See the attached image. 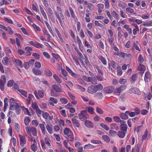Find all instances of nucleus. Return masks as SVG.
<instances>
[{
	"mask_svg": "<svg viewBox=\"0 0 152 152\" xmlns=\"http://www.w3.org/2000/svg\"><path fill=\"white\" fill-rule=\"evenodd\" d=\"M57 11H55V15L59 21L61 25L62 24L61 19L64 20V17L62 13L61 10L58 6L57 7Z\"/></svg>",
	"mask_w": 152,
	"mask_h": 152,
	"instance_id": "obj_1",
	"label": "nucleus"
},
{
	"mask_svg": "<svg viewBox=\"0 0 152 152\" xmlns=\"http://www.w3.org/2000/svg\"><path fill=\"white\" fill-rule=\"evenodd\" d=\"M64 133L66 135V137L69 141H72L74 140L73 133L69 129L66 128L64 130Z\"/></svg>",
	"mask_w": 152,
	"mask_h": 152,
	"instance_id": "obj_2",
	"label": "nucleus"
},
{
	"mask_svg": "<svg viewBox=\"0 0 152 152\" xmlns=\"http://www.w3.org/2000/svg\"><path fill=\"white\" fill-rule=\"evenodd\" d=\"M79 118L82 121H84L89 118V116L87 113L86 110L81 111L78 115Z\"/></svg>",
	"mask_w": 152,
	"mask_h": 152,
	"instance_id": "obj_3",
	"label": "nucleus"
},
{
	"mask_svg": "<svg viewBox=\"0 0 152 152\" xmlns=\"http://www.w3.org/2000/svg\"><path fill=\"white\" fill-rule=\"evenodd\" d=\"M44 140H45V141H44L43 140H40V142L41 143V145L42 149L43 150H45V144L47 145V146L49 148H50L51 145H50V141L49 138L48 137H45V138Z\"/></svg>",
	"mask_w": 152,
	"mask_h": 152,
	"instance_id": "obj_4",
	"label": "nucleus"
},
{
	"mask_svg": "<svg viewBox=\"0 0 152 152\" xmlns=\"http://www.w3.org/2000/svg\"><path fill=\"white\" fill-rule=\"evenodd\" d=\"M34 94L36 98L38 99H39V97L38 96V95L41 98H42L44 97V91L42 90H38V92L36 91H35L34 92Z\"/></svg>",
	"mask_w": 152,
	"mask_h": 152,
	"instance_id": "obj_5",
	"label": "nucleus"
},
{
	"mask_svg": "<svg viewBox=\"0 0 152 152\" xmlns=\"http://www.w3.org/2000/svg\"><path fill=\"white\" fill-rule=\"evenodd\" d=\"M84 121V125L87 128L91 129L94 127V124L91 121L86 120Z\"/></svg>",
	"mask_w": 152,
	"mask_h": 152,
	"instance_id": "obj_6",
	"label": "nucleus"
},
{
	"mask_svg": "<svg viewBox=\"0 0 152 152\" xmlns=\"http://www.w3.org/2000/svg\"><path fill=\"white\" fill-rule=\"evenodd\" d=\"M77 117V116H74L72 118V120L74 125L77 128H79L80 127V125L78 121L76 119V118Z\"/></svg>",
	"mask_w": 152,
	"mask_h": 152,
	"instance_id": "obj_7",
	"label": "nucleus"
},
{
	"mask_svg": "<svg viewBox=\"0 0 152 152\" xmlns=\"http://www.w3.org/2000/svg\"><path fill=\"white\" fill-rule=\"evenodd\" d=\"M121 126H120L121 130L123 132H126L127 128V126L125 124V122L124 121V122L122 123H121Z\"/></svg>",
	"mask_w": 152,
	"mask_h": 152,
	"instance_id": "obj_8",
	"label": "nucleus"
},
{
	"mask_svg": "<svg viewBox=\"0 0 152 152\" xmlns=\"http://www.w3.org/2000/svg\"><path fill=\"white\" fill-rule=\"evenodd\" d=\"M95 86L89 87L88 88V92L90 94H94L96 92Z\"/></svg>",
	"mask_w": 152,
	"mask_h": 152,
	"instance_id": "obj_9",
	"label": "nucleus"
},
{
	"mask_svg": "<svg viewBox=\"0 0 152 152\" xmlns=\"http://www.w3.org/2000/svg\"><path fill=\"white\" fill-rule=\"evenodd\" d=\"M66 70L72 76L75 77H78V75L77 74L73 72V71L68 66H66Z\"/></svg>",
	"mask_w": 152,
	"mask_h": 152,
	"instance_id": "obj_10",
	"label": "nucleus"
},
{
	"mask_svg": "<svg viewBox=\"0 0 152 152\" xmlns=\"http://www.w3.org/2000/svg\"><path fill=\"white\" fill-rule=\"evenodd\" d=\"M126 88V85L121 86L119 87L116 88L115 90V92L117 93H120L121 91L125 90Z\"/></svg>",
	"mask_w": 152,
	"mask_h": 152,
	"instance_id": "obj_11",
	"label": "nucleus"
},
{
	"mask_svg": "<svg viewBox=\"0 0 152 152\" xmlns=\"http://www.w3.org/2000/svg\"><path fill=\"white\" fill-rule=\"evenodd\" d=\"M37 143L35 139L33 140V143L31 145V149L34 152H36L37 149Z\"/></svg>",
	"mask_w": 152,
	"mask_h": 152,
	"instance_id": "obj_12",
	"label": "nucleus"
},
{
	"mask_svg": "<svg viewBox=\"0 0 152 152\" xmlns=\"http://www.w3.org/2000/svg\"><path fill=\"white\" fill-rule=\"evenodd\" d=\"M151 75L150 73L148 72H147L145 74L144 77V80L145 82H148L150 80Z\"/></svg>",
	"mask_w": 152,
	"mask_h": 152,
	"instance_id": "obj_13",
	"label": "nucleus"
},
{
	"mask_svg": "<svg viewBox=\"0 0 152 152\" xmlns=\"http://www.w3.org/2000/svg\"><path fill=\"white\" fill-rule=\"evenodd\" d=\"M52 88L55 91L59 93L62 92L61 88L57 85H53L52 86Z\"/></svg>",
	"mask_w": 152,
	"mask_h": 152,
	"instance_id": "obj_14",
	"label": "nucleus"
},
{
	"mask_svg": "<svg viewBox=\"0 0 152 152\" xmlns=\"http://www.w3.org/2000/svg\"><path fill=\"white\" fill-rule=\"evenodd\" d=\"M129 91L132 93L137 94H139L140 91L139 90L136 88H133L129 89Z\"/></svg>",
	"mask_w": 152,
	"mask_h": 152,
	"instance_id": "obj_15",
	"label": "nucleus"
},
{
	"mask_svg": "<svg viewBox=\"0 0 152 152\" xmlns=\"http://www.w3.org/2000/svg\"><path fill=\"white\" fill-rule=\"evenodd\" d=\"M44 73L46 76L49 77L52 76L53 74L48 69H45Z\"/></svg>",
	"mask_w": 152,
	"mask_h": 152,
	"instance_id": "obj_16",
	"label": "nucleus"
},
{
	"mask_svg": "<svg viewBox=\"0 0 152 152\" xmlns=\"http://www.w3.org/2000/svg\"><path fill=\"white\" fill-rule=\"evenodd\" d=\"M32 71L36 75H42V72L39 69L33 68L32 69Z\"/></svg>",
	"mask_w": 152,
	"mask_h": 152,
	"instance_id": "obj_17",
	"label": "nucleus"
},
{
	"mask_svg": "<svg viewBox=\"0 0 152 152\" xmlns=\"http://www.w3.org/2000/svg\"><path fill=\"white\" fill-rule=\"evenodd\" d=\"M127 114L126 113V112L125 113H121L119 114V115L122 119L126 120L128 118V116Z\"/></svg>",
	"mask_w": 152,
	"mask_h": 152,
	"instance_id": "obj_18",
	"label": "nucleus"
},
{
	"mask_svg": "<svg viewBox=\"0 0 152 152\" xmlns=\"http://www.w3.org/2000/svg\"><path fill=\"white\" fill-rule=\"evenodd\" d=\"M113 119L116 122H120V124L122 123H123L124 122V120H121L120 119V118L118 116H114L113 117Z\"/></svg>",
	"mask_w": 152,
	"mask_h": 152,
	"instance_id": "obj_19",
	"label": "nucleus"
},
{
	"mask_svg": "<svg viewBox=\"0 0 152 152\" xmlns=\"http://www.w3.org/2000/svg\"><path fill=\"white\" fill-rule=\"evenodd\" d=\"M125 132H124L119 131L118 133V136L120 138H123L125 135Z\"/></svg>",
	"mask_w": 152,
	"mask_h": 152,
	"instance_id": "obj_20",
	"label": "nucleus"
},
{
	"mask_svg": "<svg viewBox=\"0 0 152 152\" xmlns=\"http://www.w3.org/2000/svg\"><path fill=\"white\" fill-rule=\"evenodd\" d=\"M53 78L57 82L59 83H61L62 80L59 77L56 75L54 74L53 75Z\"/></svg>",
	"mask_w": 152,
	"mask_h": 152,
	"instance_id": "obj_21",
	"label": "nucleus"
},
{
	"mask_svg": "<svg viewBox=\"0 0 152 152\" xmlns=\"http://www.w3.org/2000/svg\"><path fill=\"white\" fill-rule=\"evenodd\" d=\"M19 106L18 104L17 103H14L13 104H10V109L12 110H15L16 108Z\"/></svg>",
	"mask_w": 152,
	"mask_h": 152,
	"instance_id": "obj_22",
	"label": "nucleus"
},
{
	"mask_svg": "<svg viewBox=\"0 0 152 152\" xmlns=\"http://www.w3.org/2000/svg\"><path fill=\"white\" fill-rule=\"evenodd\" d=\"M9 59L7 57H5L3 58L2 60V63L4 65H7L8 63Z\"/></svg>",
	"mask_w": 152,
	"mask_h": 152,
	"instance_id": "obj_23",
	"label": "nucleus"
},
{
	"mask_svg": "<svg viewBox=\"0 0 152 152\" xmlns=\"http://www.w3.org/2000/svg\"><path fill=\"white\" fill-rule=\"evenodd\" d=\"M40 10L41 12L42 15L43 16L45 19L46 20H47V19H48L47 17L46 16V13H45V12L43 8L42 7H41V6H40Z\"/></svg>",
	"mask_w": 152,
	"mask_h": 152,
	"instance_id": "obj_24",
	"label": "nucleus"
},
{
	"mask_svg": "<svg viewBox=\"0 0 152 152\" xmlns=\"http://www.w3.org/2000/svg\"><path fill=\"white\" fill-rule=\"evenodd\" d=\"M86 110L90 113L91 114H93L94 113V109L91 107H86Z\"/></svg>",
	"mask_w": 152,
	"mask_h": 152,
	"instance_id": "obj_25",
	"label": "nucleus"
},
{
	"mask_svg": "<svg viewBox=\"0 0 152 152\" xmlns=\"http://www.w3.org/2000/svg\"><path fill=\"white\" fill-rule=\"evenodd\" d=\"M5 29L7 31L8 34L10 35H12L13 33V31L10 27H6V28Z\"/></svg>",
	"mask_w": 152,
	"mask_h": 152,
	"instance_id": "obj_26",
	"label": "nucleus"
},
{
	"mask_svg": "<svg viewBox=\"0 0 152 152\" xmlns=\"http://www.w3.org/2000/svg\"><path fill=\"white\" fill-rule=\"evenodd\" d=\"M45 23L48 29L49 30V31H50V33L52 34H53V30H52L51 27H50V25H49V23H48L46 21H45Z\"/></svg>",
	"mask_w": 152,
	"mask_h": 152,
	"instance_id": "obj_27",
	"label": "nucleus"
},
{
	"mask_svg": "<svg viewBox=\"0 0 152 152\" xmlns=\"http://www.w3.org/2000/svg\"><path fill=\"white\" fill-rule=\"evenodd\" d=\"M110 128L111 129H115L116 130H117L118 129L119 127L115 124H112L110 125Z\"/></svg>",
	"mask_w": 152,
	"mask_h": 152,
	"instance_id": "obj_28",
	"label": "nucleus"
},
{
	"mask_svg": "<svg viewBox=\"0 0 152 152\" xmlns=\"http://www.w3.org/2000/svg\"><path fill=\"white\" fill-rule=\"evenodd\" d=\"M137 78V75L136 74H135L133 75L131 79V83H134V82L135 81L136 78Z\"/></svg>",
	"mask_w": 152,
	"mask_h": 152,
	"instance_id": "obj_29",
	"label": "nucleus"
},
{
	"mask_svg": "<svg viewBox=\"0 0 152 152\" xmlns=\"http://www.w3.org/2000/svg\"><path fill=\"white\" fill-rule=\"evenodd\" d=\"M88 81L91 82L92 84H96V80L94 78L91 77H89L88 78Z\"/></svg>",
	"mask_w": 152,
	"mask_h": 152,
	"instance_id": "obj_30",
	"label": "nucleus"
},
{
	"mask_svg": "<svg viewBox=\"0 0 152 152\" xmlns=\"http://www.w3.org/2000/svg\"><path fill=\"white\" fill-rule=\"evenodd\" d=\"M15 62L19 65L20 67L22 68L23 66V65L22 64V61L20 60L16 59H15Z\"/></svg>",
	"mask_w": 152,
	"mask_h": 152,
	"instance_id": "obj_31",
	"label": "nucleus"
},
{
	"mask_svg": "<svg viewBox=\"0 0 152 152\" xmlns=\"http://www.w3.org/2000/svg\"><path fill=\"white\" fill-rule=\"evenodd\" d=\"M48 16L52 22L55 23V18L53 14L49 15Z\"/></svg>",
	"mask_w": 152,
	"mask_h": 152,
	"instance_id": "obj_32",
	"label": "nucleus"
},
{
	"mask_svg": "<svg viewBox=\"0 0 152 152\" xmlns=\"http://www.w3.org/2000/svg\"><path fill=\"white\" fill-rule=\"evenodd\" d=\"M109 133L110 135L112 137L115 136L117 134V132L116 131L111 130H110Z\"/></svg>",
	"mask_w": 152,
	"mask_h": 152,
	"instance_id": "obj_33",
	"label": "nucleus"
},
{
	"mask_svg": "<svg viewBox=\"0 0 152 152\" xmlns=\"http://www.w3.org/2000/svg\"><path fill=\"white\" fill-rule=\"evenodd\" d=\"M46 128L48 132L50 134L52 133L53 131L51 125H49V124H47L46 126Z\"/></svg>",
	"mask_w": 152,
	"mask_h": 152,
	"instance_id": "obj_34",
	"label": "nucleus"
},
{
	"mask_svg": "<svg viewBox=\"0 0 152 152\" xmlns=\"http://www.w3.org/2000/svg\"><path fill=\"white\" fill-rule=\"evenodd\" d=\"M126 113L128 114L130 117H132L135 116L136 115V114L134 112H131L129 111H126Z\"/></svg>",
	"mask_w": 152,
	"mask_h": 152,
	"instance_id": "obj_35",
	"label": "nucleus"
},
{
	"mask_svg": "<svg viewBox=\"0 0 152 152\" xmlns=\"http://www.w3.org/2000/svg\"><path fill=\"white\" fill-rule=\"evenodd\" d=\"M18 91L24 96L27 97V92L26 91L22 89L18 90Z\"/></svg>",
	"mask_w": 152,
	"mask_h": 152,
	"instance_id": "obj_36",
	"label": "nucleus"
},
{
	"mask_svg": "<svg viewBox=\"0 0 152 152\" xmlns=\"http://www.w3.org/2000/svg\"><path fill=\"white\" fill-rule=\"evenodd\" d=\"M102 139L106 142H109L110 141V139L109 137L106 135H104L102 136Z\"/></svg>",
	"mask_w": 152,
	"mask_h": 152,
	"instance_id": "obj_37",
	"label": "nucleus"
},
{
	"mask_svg": "<svg viewBox=\"0 0 152 152\" xmlns=\"http://www.w3.org/2000/svg\"><path fill=\"white\" fill-rule=\"evenodd\" d=\"M39 126L41 130L42 131V133L44 134H45V129L44 125L43 124H39Z\"/></svg>",
	"mask_w": 152,
	"mask_h": 152,
	"instance_id": "obj_38",
	"label": "nucleus"
},
{
	"mask_svg": "<svg viewBox=\"0 0 152 152\" xmlns=\"http://www.w3.org/2000/svg\"><path fill=\"white\" fill-rule=\"evenodd\" d=\"M115 55H117L119 56L122 57L123 58H125L127 56V54L124 53H115Z\"/></svg>",
	"mask_w": 152,
	"mask_h": 152,
	"instance_id": "obj_39",
	"label": "nucleus"
},
{
	"mask_svg": "<svg viewBox=\"0 0 152 152\" xmlns=\"http://www.w3.org/2000/svg\"><path fill=\"white\" fill-rule=\"evenodd\" d=\"M95 86V88H96V91L99 90H102L103 88L102 85L101 84Z\"/></svg>",
	"mask_w": 152,
	"mask_h": 152,
	"instance_id": "obj_40",
	"label": "nucleus"
},
{
	"mask_svg": "<svg viewBox=\"0 0 152 152\" xmlns=\"http://www.w3.org/2000/svg\"><path fill=\"white\" fill-rule=\"evenodd\" d=\"M101 126L106 131H108L109 129V128L106 124L102 123L100 124Z\"/></svg>",
	"mask_w": 152,
	"mask_h": 152,
	"instance_id": "obj_41",
	"label": "nucleus"
},
{
	"mask_svg": "<svg viewBox=\"0 0 152 152\" xmlns=\"http://www.w3.org/2000/svg\"><path fill=\"white\" fill-rule=\"evenodd\" d=\"M145 69V67L142 64H140V65L137 68V69L139 71H144Z\"/></svg>",
	"mask_w": 152,
	"mask_h": 152,
	"instance_id": "obj_42",
	"label": "nucleus"
},
{
	"mask_svg": "<svg viewBox=\"0 0 152 152\" xmlns=\"http://www.w3.org/2000/svg\"><path fill=\"white\" fill-rule=\"evenodd\" d=\"M30 119L29 117H26L24 118V122L25 125L26 126L28 125L30 121Z\"/></svg>",
	"mask_w": 152,
	"mask_h": 152,
	"instance_id": "obj_43",
	"label": "nucleus"
},
{
	"mask_svg": "<svg viewBox=\"0 0 152 152\" xmlns=\"http://www.w3.org/2000/svg\"><path fill=\"white\" fill-rule=\"evenodd\" d=\"M148 131L147 130H146L144 134L142 135V140L146 139L148 135Z\"/></svg>",
	"mask_w": 152,
	"mask_h": 152,
	"instance_id": "obj_44",
	"label": "nucleus"
},
{
	"mask_svg": "<svg viewBox=\"0 0 152 152\" xmlns=\"http://www.w3.org/2000/svg\"><path fill=\"white\" fill-rule=\"evenodd\" d=\"M69 11L70 12V13L71 15L72 16V17L75 19V18H76V16L75 15V14H74V13L73 11V10L72 8L71 7H70L69 8Z\"/></svg>",
	"mask_w": 152,
	"mask_h": 152,
	"instance_id": "obj_45",
	"label": "nucleus"
},
{
	"mask_svg": "<svg viewBox=\"0 0 152 152\" xmlns=\"http://www.w3.org/2000/svg\"><path fill=\"white\" fill-rule=\"evenodd\" d=\"M42 114L43 118L45 119H47L49 116V114L47 112H43Z\"/></svg>",
	"mask_w": 152,
	"mask_h": 152,
	"instance_id": "obj_46",
	"label": "nucleus"
},
{
	"mask_svg": "<svg viewBox=\"0 0 152 152\" xmlns=\"http://www.w3.org/2000/svg\"><path fill=\"white\" fill-rule=\"evenodd\" d=\"M0 81H2L3 83H6V79L4 75H2L1 76V80L0 79Z\"/></svg>",
	"mask_w": 152,
	"mask_h": 152,
	"instance_id": "obj_47",
	"label": "nucleus"
},
{
	"mask_svg": "<svg viewBox=\"0 0 152 152\" xmlns=\"http://www.w3.org/2000/svg\"><path fill=\"white\" fill-rule=\"evenodd\" d=\"M32 26L36 31H41V30L40 28L35 24H33Z\"/></svg>",
	"mask_w": 152,
	"mask_h": 152,
	"instance_id": "obj_48",
	"label": "nucleus"
},
{
	"mask_svg": "<svg viewBox=\"0 0 152 152\" xmlns=\"http://www.w3.org/2000/svg\"><path fill=\"white\" fill-rule=\"evenodd\" d=\"M60 101L62 103L64 104H66L68 102L67 100L65 98H61L60 99Z\"/></svg>",
	"mask_w": 152,
	"mask_h": 152,
	"instance_id": "obj_49",
	"label": "nucleus"
},
{
	"mask_svg": "<svg viewBox=\"0 0 152 152\" xmlns=\"http://www.w3.org/2000/svg\"><path fill=\"white\" fill-rule=\"evenodd\" d=\"M91 142L95 144H99L101 143V142L100 140H91Z\"/></svg>",
	"mask_w": 152,
	"mask_h": 152,
	"instance_id": "obj_50",
	"label": "nucleus"
},
{
	"mask_svg": "<svg viewBox=\"0 0 152 152\" xmlns=\"http://www.w3.org/2000/svg\"><path fill=\"white\" fill-rule=\"evenodd\" d=\"M22 109L24 111L25 113L26 114H27V115H29L30 114V113L28 110L26 108H25L24 107H21Z\"/></svg>",
	"mask_w": 152,
	"mask_h": 152,
	"instance_id": "obj_51",
	"label": "nucleus"
},
{
	"mask_svg": "<svg viewBox=\"0 0 152 152\" xmlns=\"http://www.w3.org/2000/svg\"><path fill=\"white\" fill-rule=\"evenodd\" d=\"M117 74L119 76H121L122 74V71L121 68L119 67L117 68Z\"/></svg>",
	"mask_w": 152,
	"mask_h": 152,
	"instance_id": "obj_52",
	"label": "nucleus"
},
{
	"mask_svg": "<svg viewBox=\"0 0 152 152\" xmlns=\"http://www.w3.org/2000/svg\"><path fill=\"white\" fill-rule=\"evenodd\" d=\"M100 60L102 62L103 64L104 65H106L107 62L106 59L102 56H100L99 58Z\"/></svg>",
	"mask_w": 152,
	"mask_h": 152,
	"instance_id": "obj_53",
	"label": "nucleus"
},
{
	"mask_svg": "<svg viewBox=\"0 0 152 152\" xmlns=\"http://www.w3.org/2000/svg\"><path fill=\"white\" fill-rule=\"evenodd\" d=\"M111 65L112 67L115 69L117 68V64L116 63L113 61L111 63Z\"/></svg>",
	"mask_w": 152,
	"mask_h": 152,
	"instance_id": "obj_54",
	"label": "nucleus"
},
{
	"mask_svg": "<svg viewBox=\"0 0 152 152\" xmlns=\"http://www.w3.org/2000/svg\"><path fill=\"white\" fill-rule=\"evenodd\" d=\"M96 111L99 114H102L103 113V112L102 110L99 107H97L96 109Z\"/></svg>",
	"mask_w": 152,
	"mask_h": 152,
	"instance_id": "obj_55",
	"label": "nucleus"
},
{
	"mask_svg": "<svg viewBox=\"0 0 152 152\" xmlns=\"http://www.w3.org/2000/svg\"><path fill=\"white\" fill-rule=\"evenodd\" d=\"M18 54L20 55H22L23 54H24L25 53L24 51L21 49V48H18Z\"/></svg>",
	"mask_w": 152,
	"mask_h": 152,
	"instance_id": "obj_56",
	"label": "nucleus"
},
{
	"mask_svg": "<svg viewBox=\"0 0 152 152\" xmlns=\"http://www.w3.org/2000/svg\"><path fill=\"white\" fill-rule=\"evenodd\" d=\"M35 47L37 48H44V46L43 45L36 42Z\"/></svg>",
	"mask_w": 152,
	"mask_h": 152,
	"instance_id": "obj_57",
	"label": "nucleus"
},
{
	"mask_svg": "<svg viewBox=\"0 0 152 152\" xmlns=\"http://www.w3.org/2000/svg\"><path fill=\"white\" fill-rule=\"evenodd\" d=\"M76 86L77 87V88L78 89L80 90L82 92H84L85 90V89L82 87V86L78 85H77Z\"/></svg>",
	"mask_w": 152,
	"mask_h": 152,
	"instance_id": "obj_58",
	"label": "nucleus"
},
{
	"mask_svg": "<svg viewBox=\"0 0 152 152\" xmlns=\"http://www.w3.org/2000/svg\"><path fill=\"white\" fill-rule=\"evenodd\" d=\"M31 130L33 135L36 136L37 134L36 129L34 127H32L31 128Z\"/></svg>",
	"mask_w": 152,
	"mask_h": 152,
	"instance_id": "obj_59",
	"label": "nucleus"
},
{
	"mask_svg": "<svg viewBox=\"0 0 152 152\" xmlns=\"http://www.w3.org/2000/svg\"><path fill=\"white\" fill-rule=\"evenodd\" d=\"M32 107L34 110H38L39 108L37 103L35 102L32 104Z\"/></svg>",
	"mask_w": 152,
	"mask_h": 152,
	"instance_id": "obj_60",
	"label": "nucleus"
},
{
	"mask_svg": "<svg viewBox=\"0 0 152 152\" xmlns=\"http://www.w3.org/2000/svg\"><path fill=\"white\" fill-rule=\"evenodd\" d=\"M89 13H87L86 14V17H85V20L87 22H89L90 21V18H89Z\"/></svg>",
	"mask_w": 152,
	"mask_h": 152,
	"instance_id": "obj_61",
	"label": "nucleus"
},
{
	"mask_svg": "<svg viewBox=\"0 0 152 152\" xmlns=\"http://www.w3.org/2000/svg\"><path fill=\"white\" fill-rule=\"evenodd\" d=\"M143 59L141 55H140L138 57V61L140 64H141L143 62Z\"/></svg>",
	"mask_w": 152,
	"mask_h": 152,
	"instance_id": "obj_62",
	"label": "nucleus"
},
{
	"mask_svg": "<svg viewBox=\"0 0 152 152\" xmlns=\"http://www.w3.org/2000/svg\"><path fill=\"white\" fill-rule=\"evenodd\" d=\"M96 96L98 98L101 99L103 96V94L101 93L98 92L95 94Z\"/></svg>",
	"mask_w": 152,
	"mask_h": 152,
	"instance_id": "obj_63",
	"label": "nucleus"
},
{
	"mask_svg": "<svg viewBox=\"0 0 152 152\" xmlns=\"http://www.w3.org/2000/svg\"><path fill=\"white\" fill-rule=\"evenodd\" d=\"M142 25L144 26H152V21H150L149 23H143Z\"/></svg>",
	"mask_w": 152,
	"mask_h": 152,
	"instance_id": "obj_64",
	"label": "nucleus"
}]
</instances>
